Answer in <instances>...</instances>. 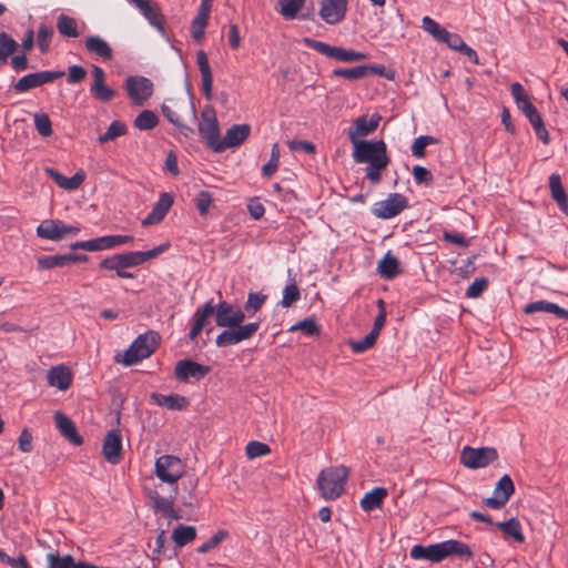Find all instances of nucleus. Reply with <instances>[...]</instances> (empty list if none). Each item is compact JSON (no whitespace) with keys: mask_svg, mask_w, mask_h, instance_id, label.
Instances as JSON below:
<instances>
[{"mask_svg":"<svg viewBox=\"0 0 568 568\" xmlns=\"http://www.w3.org/2000/svg\"><path fill=\"white\" fill-rule=\"evenodd\" d=\"M352 156L355 163H367L365 178L372 184H378L382 181V173L390 162L387 145L383 140L358 141L353 145Z\"/></svg>","mask_w":568,"mask_h":568,"instance_id":"nucleus-1","label":"nucleus"},{"mask_svg":"<svg viewBox=\"0 0 568 568\" xmlns=\"http://www.w3.org/2000/svg\"><path fill=\"white\" fill-rule=\"evenodd\" d=\"M348 477V468L333 466L323 469L316 479L318 490L323 498L337 499L344 493V486Z\"/></svg>","mask_w":568,"mask_h":568,"instance_id":"nucleus-2","label":"nucleus"},{"mask_svg":"<svg viewBox=\"0 0 568 568\" xmlns=\"http://www.w3.org/2000/svg\"><path fill=\"white\" fill-rule=\"evenodd\" d=\"M160 336L155 332L139 335L123 355L122 363L132 366L150 357L159 345Z\"/></svg>","mask_w":568,"mask_h":568,"instance_id":"nucleus-3","label":"nucleus"},{"mask_svg":"<svg viewBox=\"0 0 568 568\" xmlns=\"http://www.w3.org/2000/svg\"><path fill=\"white\" fill-rule=\"evenodd\" d=\"M303 42L307 48L339 62L351 63L368 59V54L365 52L331 45L312 38H304Z\"/></svg>","mask_w":568,"mask_h":568,"instance_id":"nucleus-4","label":"nucleus"},{"mask_svg":"<svg viewBox=\"0 0 568 568\" xmlns=\"http://www.w3.org/2000/svg\"><path fill=\"white\" fill-rule=\"evenodd\" d=\"M258 321L237 324L231 329H223L215 338V344L220 348L237 345L251 339L260 329Z\"/></svg>","mask_w":568,"mask_h":568,"instance_id":"nucleus-5","label":"nucleus"},{"mask_svg":"<svg viewBox=\"0 0 568 568\" xmlns=\"http://www.w3.org/2000/svg\"><path fill=\"white\" fill-rule=\"evenodd\" d=\"M154 468L155 475L161 481L173 485L174 487L184 474L183 462L173 455H162L156 458Z\"/></svg>","mask_w":568,"mask_h":568,"instance_id":"nucleus-6","label":"nucleus"},{"mask_svg":"<svg viewBox=\"0 0 568 568\" xmlns=\"http://www.w3.org/2000/svg\"><path fill=\"white\" fill-rule=\"evenodd\" d=\"M409 206L407 197L402 193H389L385 200L377 201L372 206V214L382 220H389Z\"/></svg>","mask_w":568,"mask_h":568,"instance_id":"nucleus-7","label":"nucleus"},{"mask_svg":"<svg viewBox=\"0 0 568 568\" xmlns=\"http://www.w3.org/2000/svg\"><path fill=\"white\" fill-rule=\"evenodd\" d=\"M134 237L132 235H121V234H114V235H103L100 237L87 240V241H79L73 244H71V250H85L89 252H98V251H104V250H111L122 244H129L132 243Z\"/></svg>","mask_w":568,"mask_h":568,"instance_id":"nucleus-8","label":"nucleus"},{"mask_svg":"<svg viewBox=\"0 0 568 568\" xmlns=\"http://www.w3.org/2000/svg\"><path fill=\"white\" fill-rule=\"evenodd\" d=\"M498 458V453L494 447L473 448L465 446L462 455V464L470 469H478L488 466Z\"/></svg>","mask_w":568,"mask_h":568,"instance_id":"nucleus-9","label":"nucleus"},{"mask_svg":"<svg viewBox=\"0 0 568 568\" xmlns=\"http://www.w3.org/2000/svg\"><path fill=\"white\" fill-rule=\"evenodd\" d=\"M124 88L128 97L135 105H143L153 94V82L142 75L128 77Z\"/></svg>","mask_w":568,"mask_h":568,"instance_id":"nucleus-10","label":"nucleus"},{"mask_svg":"<svg viewBox=\"0 0 568 568\" xmlns=\"http://www.w3.org/2000/svg\"><path fill=\"white\" fill-rule=\"evenodd\" d=\"M215 324L224 329H231L233 326L241 324L245 320V312L234 305L220 300L215 304Z\"/></svg>","mask_w":568,"mask_h":568,"instance_id":"nucleus-11","label":"nucleus"},{"mask_svg":"<svg viewBox=\"0 0 568 568\" xmlns=\"http://www.w3.org/2000/svg\"><path fill=\"white\" fill-rule=\"evenodd\" d=\"M92 83L90 85L91 97L101 103H108L116 95V91L105 84V72L99 65H92Z\"/></svg>","mask_w":568,"mask_h":568,"instance_id":"nucleus-12","label":"nucleus"},{"mask_svg":"<svg viewBox=\"0 0 568 568\" xmlns=\"http://www.w3.org/2000/svg\"><path fill=\"white\" fill-rule=\"evenodd\" d=\"M131 6L135 7L140 13L154 27L163 37L165 33V19L161 13L158 4L152 0H126Z\"/></svg>","mask_w":568,"mask_h":568,"instance_id":"nucleus-13","label":"nucleus"},{"mask_svg":"<svg viewBox=\"0 0 568 568\" xmlns=\"http://www.w3.org/2000/svg\"><path fill=\"white\" fill-rule=\"evenodd\" d=\"M210 369V366L186 358L176 363L174 376L181 383H189L190 379L201 381L209 374Z\"/></svg>","mask_w":568,"mask_h":568,"instance_id":"nucleus-14","label":"nucleus"},{"mask_svg":"<svg viewBox=\"0 0 568 568\" xmlns=\"http://www.w3.org/2000/svg\"><path fill=\"white\" fill-rule=\"evenodd\" d=\"M199 133L205 140L207 146L219 153L217 144L221 142V132L217 119L207 111L202 112V121L199 124Z\"/></svg>","mask_w":568,"mask_h":568,"instance_id":"nucleus-15","label":"nucleus"},{"mask_svg":"<svg viewBox=\"0 0 568 568\" xmlns=\"http://www.w3.org/2000/svg\"><path fill=\"white\" fill-rule=\"evenodd\" d=\"M515 491L513 479L505 474L496 484L494 496L486 498L484 505L491 509L503 508Z\"/></svg>","mask_w":568,"mask_h":568,"instance_id":"nucleus-16","label":"nucleus"},{"mask_svg":"<svg viewBox=\"0 0 568 568\" xmlns=\"http://www.w3.org/2000/svg\"><path fill=\"white\" fill-rule=\"evenodd\" d=\"M347 0H322L320 17L327 24H337L346 16Z\"/></svg>","mask_w":568,"mask_h":568,"instance_id":"nucleus-17","label":"nucleus"},{"mask_svg":"<svg viewBox=\"0 0 568 568\" xmlns=\"http://www.w3.org/2000/svg\"><path fill=\"white\" fill-rule=\"evenodd\" d=\"M372 74L384 75L385 67L379 64H364L353 68H337L333 70V77L344 78L346 80H359Z\"/></svg>","mask_w":568,"mask_h":568,"instance_id":"nucleus-18","label":"nucleus"},{"mask_svg":"<svg viewBox=\"0 0 568 568\" xmlns=\"http://www.w3.org/2000/svg\"><path fill=\"white\" fill-rule=\"evenodd\" d=\"M381 121V116L377 114L372 115L368 120L366 115H361L354 121V126L351 128L347 132V136L352 143L355 145L358 141H363L364 136L373 133Z\"/></svg>","mask_w":568,"mask_h":568,"instance_id":"nucleus-19","label":"nucleus"},{"mask_svg":"<svg viewBox=\"0 0 568 568\" xmlns=\"http://www.w3.org/2000/svg\"><path fill=\"white\" fill-rule=\"evenodd\" d=\"M250 133L251 126L248 124H233L217 144L219 153L224 152L229 148L241 145L250 136Z\"/></svg>","mask_w":568,"mask_h":568,"instance_id":"nucleus-20","label":"nucleus"},{"mask_svg":"<svg viewBox=\"0 0 568 568\" xmlns=\"http://www.w3.org/2000/svg\"><path fill=\"white\" fill-rule=\"evenodd\" d=\"M174 203V199L170 193H161L159 200L153 205L151 212L142 220L143 226H150L160 223Z\"/></svg>","mask_w":568,"mask_h":568,"instance_id":"nucleus-21","label":"nucleus"},{"mask_svg":"<svg viewBox=\"0 0 568 568\" xmlns=\"http://www.w3.org/2000/svg\"><path fill=\"white\" fill-rule=\"evenodd\" d=\"M122 453V437L119 430H110L106 433L103 445H102V454L104 458L115 465L120 460V456Z\"/></svg>","mask_w":568,"mask_h":568,"instance_id":"nucleus-22","label":"nucleus"},{"mask_svg":"<svg viewBox=\"0 0 568 568\" xmlns=\"http://www.w3.org/2000/svg\"><path fill=\"white\" fill-rule=\"evenodd\" d=\"M196 64L199 67L201 73V91L206 100H212V84H213V74L209 63L207 55L205 51L200 50L196 53Z\"/></svg>","mask_w":568,"mask_h":568,"instance_id":"nucleus-23","label":"nucleus"},{"mask_svg":"<svg viewBox=\"0 0 568 568\" xmlns=\"http://www.w3.org/2000/svg\"><path fill=\"white\" fill-rule=\"evenodd\" d=\"M73 381V374L71 369L61 364L51 367L47 374V382L51 387H55L59 390H67L70 388Z\"/></svg>","mask_w":568,"mask_h":568,"instance_id":"nucleus-24","label":"nucleus"},{"mask_svg":"<svg viewBox=\"0 0 568 568\" xmlns=\"http://www.w3.org/2000/svg\"><path fill=\"white\" fill-rule=\"evenodd\" d=\"M44 173L52 181H54L59 187L68 191H74L79 189L85 179V174L82 171H78L71 178H67L53 168H45Z\"/></svg>","mask_w":568,"mask_h":568,"instance_id":"nucleus-25","label":"nucleus"},{"mask_svg":"<svg viewBox=\"0 0 568 568\" xmlns=\"http://www.w3.org/2000/svg\"><path fill=\"white\" fill-rule=\"evenodd\" d=\"M55 427L60 434L65 437L72 445L80 446L83 443L82 436L79 435L74 423L63 413L54 414Z\"/></svg>","mask_w":568,"mask_h":568,"instance_id":"nucleus-26","label":"nucleus"},{"mask_svg":"<svg viewBox=\"0 0 568 568\" xmlns=\"http://www.w3.org/2000/svg\"><path fill=\"white\" fill-rule=\"evenodd\" d=\"M548 182L551 199L557 203L560 211L568 216V195L562 185L560 174L557 172L551 173Z\"/></svg>","mask_w":568,"mask_h":568,"instance_id":"nucleus-27","label":"nucleus"},{"mask_svg":"<svg viewBox=\"0 0 568 568\" xmlns=\"http://www.w3.org/2000/svg\"><path fill=\"white\" fill-rule=\"evenodd\" d=\"M151 399L154 404L170 410H184L190 405L189 398L179 394L164 395L160 393H152Z\"/></svg>","mask_w":568,"mask_h":568,"instance_id":"nucleus-28","label":"nucleus"},{"mask_svg":"<svg viewBox=\"0 0 568 568\" xmlns=\"http://www.w3.org/2000/svg\"><path fill=\"white\" fill-rule=\"evenodd\" d=\"M85 50L104 60L110 61L113 59V50L110 44L99 36H90L84 40Z\"/></svg>","mask_w":568,"mask_h":568,"instance_id":"nucleus-29","label":"nucleus"},{"mask_svg":"<svg viewBox=\"0 0 568 568\" xmlns=\"http://www.w3.org/2000/svg\"><path fill=\"white\" fill-rule=\"evenodd\" d=\"M178 494V487H173V494L169 497H163L154 491L151 496L152 506L156 511L163 513L170 519H179V515L173 507V500Z\"/></svg>","mask_w":568,"mask_h":568,"instance_id":"nucleus-30","label":"nucleus"},{"mask_svg":"<svg viewBox=\"0 0 568 568\" xmlns=\"http://www.w3.org/2000/svg\"><path fill=\"white\" fill-rule=\"evenodd\" d=\"M62 227L64 222L61 220H45L37 227V235L44 240L59 241L63 239Z\"/></svg>","mask_w":568,"mask_h":568,"instance_id":"nucleus-31","label":"nucleus"},{"mask_svg":"<svg viewBox=\"0 0 568 568\" xmlns=\"http://www.w3.org/2000/svg\"><path fill=\"white\" fill-rule=\"evenodd\" d=\"M387 494V489L384 487H375L367 491L361 500L362 509L369 513L381 508Z\"/></svg>","mask_w":568,"mask_h":568,"instance_id":"nucleus-32","label":"nucleus"},{"mask_svg":"<svg viewBox=\"0 0 568 568\" xmlns=\"http://www.w3.org/2000/svg\"><path fill=\"white\" fill-rule=\"evenodd\" d=\"M377 271L379 275L385 280L395 278L399 272V262L396 256L390 252L386 253L384 257L378 262Z\"/></svg>","mask_w":568,"mask_h":568,"instance_id":"nucleus-33","label":"nucleus"},{"mask_svg":"<svg viewBox=\"0 0 568 568\" xmlns=\"http://www.w3.org/2000/svg\"><path fill=\"white\" fill-rule=\"evenodd\" d=\"M100 267L109 271H115L116 276L120 278H134V274L126 271V266L118 254H113L103 258L100 262Z\"/></svg>","mask_w":568,"mask_h":568,"instance_id":"nucleus-34","label":"nucleus"},{"mask_svg":"<svg viewBox=\"0 0 568 568\" xmlns=\"http://www.w3.org/2000/svg\"><path fill=\"white\" fill-rule=\"evenodd\" d=\"M57 29L64 38H78L80 36L77 20L64 13L57 18Z\"/></svg>","mask_w":568,"mask_h":568,"instance_id":"nucleus-35","label":"nucleus"},{"mask_svg":"<svg viewBox=\"0 0 568 568\" xmlns=\"http://www.w3.org/2000/svg\"><path fill=\"white\" fill-rule=\"evenodd\" d=\"M196 538V529L193 526L179 525L173 529L172 540L178 547H184Z\"/></svg>","mask_w":568,"mask_h":568,"instance_id":"nucleus-36","label":"nucleus"},{"mask_svg":"<svg viewBox=\"0 0 568 568\" xmlns=\"http://www.w3.org/2000/svg\"><path fill=\"white\" fill-rule=\"evenodd\" d=\"M495 526L499 528L506 536L513 537L517 542H524L525 536L521 530V525L516 518H510L507 521L496 523Z\"/></svg>","mask_w":568,"mask_h":568,"instance_id":"nucleus-37","label":"nucleus"},{"mask_svg":"<svg viewBox=\"0 0 568 568\" xmlns=\"http://www.w3.org/2000/svg\"><path fill=\"white\" fill-rule=\"evenodd\" d=\"M18 47V42L10 34L0 32V63L6 64Z\"/></svg>","mask_w":568,"mask_h":568,"instance_id":"nucleus-38","label":"nucleus"},{"mask_svg":"<svg viewBox=\"0 0 568 568\" xmlns=\"http://www.w3.org/2000/svg\"><path fill=\"white\" fill-rule=\"evenodd\" d=\"M280 13L285 20H293L303 8L305 0H277Z\"/></svg>","mask_w":568,"mask_h":568,"instance_id":"nucleus-39","label":"nucleus"},{"mask_svg":"<svg viewBox=\"0 0 568 568\" xmlns=\"http://www.w3.org/2000/svg\"><path fill=\"white\" fill-rule=\"evenodd\" d=\"M215 310V304L213 298L205 302L202 306L197 307L194 314L191 317V323L196 324L204 328L207 318L213 315Z\"/></svg>","mask_w":568,"mask_h":568,"instance_id":"nucleus-40","label":"nucleus"},{"mask_svg":"<svg viewBox=\"0 0 568 568\" xmlns=\"http://www.w3.org/2000/svg\"><path fill=\"white\" fill-rule=\"evenodd\" d=\"M159 123L158 115L151 110H143L134 119V126L141 131H149L154 129Z\"/></svg>","mask_w":568,"mask_h":568,"instance_id":"nucleus-41","label":"nucleus"},{"mask_svg":"<svg viewBox=\"0 0 568 568\" xmlns=\"http://www.w3.org/2000/svg\"><path fill=\"white\" fill-rule=\"evenodd\" d=\"M54 31L51 27L42 23L37 32V45L40 53L44 54L49 51Z\"/></svg>","mask_w":568,"mask_h":568,"instance_id":"nucleus-42","label":"nucleus"},{"mask_svg":"<svg viewBox=\"0 0 568 568\" xmlns=\"http://www.w3.org/2000/svg\"><path fill=\"white\" fill-rule=\"evenodd\" d=\"M126 125L123 122L118 120L112 121L106 131L103 134L99 135L98 142L103 144L109 141H113L116 138L124 135L126 133Z\"/></svg>","mask_w":568,"mask_h":568,"instance_id":"nucleus-43","label":"nucleus"},{"mask_svg":"<svg viewBox=\"0 0 568 568\" xmlns=\"http://www.w3.org/2000/svg\"><path fill=\"white\" fill-rule=\"evenodd\" d=\"M68 265V254L45 255L38 258V267L40 270H51L55 267H64Z\"/></svg>","mask_w":568,"mask_h":568,"instance_id":"nucleus-44","label":"nucleus"},{"mask_svg":"<svg viewBox=\"0 0 568 568\" xmlns=\"http://www.w3.org/2000/svg\"><path fill=\"white\" fill-rule=\"evenodd\" d=\"M33 123L37 132L42 138H49L52 135V122L47 113H36L33 116Z\"/></svg>","mask_w":568,"mask_h":568,"instance_id":"nucleus-45","label":"nucleus"},{"mask_svg":"<svg viewBox=\"0 0 568 568\" xmlns=\"http://www.w3.org/2000/svg\"><path fill=\"white\" fill-rule=\"evenodd\" d=\"M423 29L428 32L436 41L440 42L443 37L446 34V29L443 28L438 22L428 16H425L422 20Z\"/></svg>","mask_w":568,"mask_h":568,"instance_id":"nucleus-46","label":"nucleus"},{"mask_svg":"<svg viewBox=\"0 0 568 568\" xmlns=\"http://www.w3.org/2000/svg\"><path fill=\"white\" fill-rule=\"evenodd\" d=\"M266 295L260 292H250L244 305V312L255 314L265 303Z\"/></svg>","mask_w":568,"mask_h":568,"instance_id":"nucleus-47","label":"nucleus"},{"mask_svg":"<svg viewBox=\"0 0 568 568\" xmlns=\"http://www.w3.org/2000/svg\"><path fill=\"white\" fill-rule=\"evenodd\" d=\"M448 557L447 540L428 546V560L432 562H440Z\"/></svg>","mask_w":568,"mask_h":568,"instance_id":"nucleus-48","label":"nucleus"},{"mask_svg":"<svg viewBox=\"0 0 568 568\" xmlns=\"http://www.w3.org/2000/svg\"><path fill=\"white\" fill-rule=\"evenodd\" d=\"M377 336L375 333H368L363 339L359 341H349V347L355 354H362L374 346L376 343Z\"/></svg>","mask_w":568,"mask_h":568,"instance_id":"nucleus-49","label":"nucleus"},{"mask_svg":"<svg viewBox=\"0 0 568 568\" xmlns=\"http://www.w3.org/2000/svg\"><path fill=\"white\" fill-rule=\"evenodd\" d=\"M437 140L434 136L420 135L415 139L412 145V154L417 159H422L425 156V148L435 144Z\"/></svg>","mask_w":568,"mask_h":568,"instance_id":"nucleus-50","label":"nucleus"},{"mask_svg":"<svg viewBox=\"0 0 568 568\" xmlns=\"http://www.w3.org/2000/svg\"><path fill=\"white\" fill-rule=\"evenodd\" d=\"M280 164V149L278 144L274 143L271 150V158L267 163L262 166V174L271 178L277 170Z\"/></svg>","mask_w":568,"mask_h":568,"instance_id":"nucleus-51","label":"nucleus"},{"mask_svg":"<svg viewBox=\"0 0 568 568\" xmlns=\"http://www.w3.org/2000/svg\"><path fill=\"white\" fill-rule=\"evenodd\" d=\"M448 556L452 555H458L462 558L470 559L473 556V552L468 545H466L463 541L456 540V539H448Z\"/></svg>","mask_w":568,"mask_h":568,"instance_id":"nucleus-52","label":"nucleus"},{"mask_svg":"<svg viewBox=\"0 0 568 568\" xmlns=\"http://www.w3.org/2000/svg\"><path fill=\"white\" fill-rule=\"evenodd\" d=\"M72 556H60L58 552H49L47 555V568H72Z\"/></svg>","mask_w":568,"mask_h":568,"instance_id":"nucleus-53","label":"nucleus"},{"mask_svg":"<svg viewBox=\"0 0 568 568\" xmlns=\"http://www.w3.org/2000/svg\"><path fill=\"white\" fill-rule=\"evenodd\" d=\"M301 297L300 290L295 282L286 285L283 290V296L281 301V305L283 307H290L294 303H296Z\"/></svg>","mask_w":568,"mask_h":568,"instance_id":"nucleus-54","label":"nucleus"},{"mask_svg":"<svg viewBox=\"0 0 568 568\" xmlns=\"http://www.w3.org/2000/svg\"><path fill=\"white\" fill-rule=\"evenodd\" d=\"M229 532L224 529H220L217 532H215L209 540L203 542L196 548V551L199 554H206L210 550L217 547L226 537Z\"/></svg>","mask_w":568,"mask_h":568,"instance_id":"nucleus-55","label":"nucleus"},{"mask_svg":"<svg viewBox=\"0 0 568 568\" xmlns=\"http://www.w3.org/2000/svg\"><path fill=\"white\" fill-rule=\"evenodd\" d=\"M118 255L128 268L139 266L146 262L143 251H130Z\"/></svg>","mask_w":568,"mask_h":568,"instance_id":"nucleus-56","label":"nucleus"},{"mask_svg":"<svg viewBox=\"0 0 568 568\" xmlns=\"http://www.w3.org/2000/svg\"><path fill=\"white\" fill-rule=\"evenodd\" d=\"M413 176H414V180H415V183L417 185H425V186H432L433 183H434V176L432 174V172L422 166V165H415L413 168Z\"/></svg>","mask_w":568,"mask_h":568,"instance_id":"nucleus-57","label":"nucleus"},{"mask_svg":"<svg viewBox=\"0 0 568 568\" xmlns=\"http://www.w3.org/2000/svg\"><path fill=\"white\" fill-rule=\"evenodd\" d=\"M194 202L200 215L205 216L213 202V196L209 191L203 190L196 194Z\"/></svg>","mask_w":568,"mask_h":568,"instance_id":"nucleus-58","label":"nucleus"},{"mask_svg":"<svg viewBox=\"0 0 568 568\" xmlns=\"http://www.w3.org/2000/svg\"><path fill=\"white\" fill-rule=\"evenodd\" d=\"M297 329L303 332L307 336L317 335L321 331L318 324L313 318H305L291 327V331Z\"/></svg>","mask_w":568,"mask_h":568,"instance_id":"nucleus-59","label":"nucleus"},{"mask_svg":"<svg viewBox=\"0 0 568 568\" xmlns=\"http://www.w3.org/2000/svg\"><path fill=\"white\" fill-rule=\"evenodd\" d=\"M488 287V280L486 277L476 278L466 290V297L468 298H477L479 297Z\"/></svg>","mask_w":568,"mask_h":568,"instance_id":"nucleus-60","label":"nucleus"},{"mask_svg":"<svg viewBox=\"0 0 568 568\" xmlns=\"http://www.w3.org/2000/svg\"><path fill=\"white\" fill-rule=\"evenodd\" d=\"M34 88H38L36 73H29L13 84V89L17 93H24Z\"/></svg>","mask_w":568,"mask_h":568,"instance_id":"nucleus-61","label":"nucleus"},{"mask_svg":"<svg viewBox=\"0 0 568 568\" xmlns=\"http://www.w3.org/2000/svg\"><path fill=\"white\" fill-rule=\"evenodd\" d=\"M248 458H257L270 453L268 445L261 442H250L245 448Z\"/></svg>","mask_w":568,"mask_h":568,"instance_id":"nucleus-62","label":"nucleus"},{"mask_svg":"<svg viewBox=\"0 0 568 568\" xmlns=\"http://www.w3.org/2000/svg\"><path fill=\"white\" fill-rule=\"evenodd\" d=\"M37 78V84L38 88L45 84L51 83L55 81L59 78H62L64 75L63 71H52V70H45V71H39L34 72Z\"/></svg>","mask_w":568,"mask_h":568,"instance_id":"nucleus-63","label":"nucleus"},{"mask_svg":"<svg viewBox=\"0 0 568 568\" xmlns=\"http://www.w3.org/2000/svg\"><path fill=\"white\" fill-rule=\"evenodd\" d=\"M87 77V70L78 64L70 65L68 68V83L77 84L83 81Z\"/></svg>","mask_w":568,"mask_h":568,"instance_id":"nucleus-64","label":"nucleus"}]
</instances>
